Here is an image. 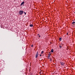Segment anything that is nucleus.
I'll use <instances>...</instances> for the list:
<instances>
[{"label": "nucleus", "mask_w": 75, "mask_h": 75, "mask_svg": "<svg viewBox=\"0 0 75 75\" xmlns=\"http://www.w3.org/2000/svg\"><path fill=\"white\" fill-rule=\"evenodd\" d=\"M24 13V11H21L20 10L19 12V15H22L23 14V13Z\"/></svg>", "instance_id": "f257e3e1"}, {"label": "nucleus", "mask_w": 75, "mask_h": 75, "mask_svg": "<svg viewBox=\"0 0 75 75\" xmlns=\"http://www.w3.org/2000/svg\"><path fill=\"white\" fill-rule=\"evenodd\" d=\"M38 52L36 54V55H35L36 58H37L38 57Z\"/></svg>", "instance_id": "f03ea898"}, {"label": "nucleus", "mask_w": 75, "mask_h": 75, "mask_svg": "<svg viewBox=\"0 0 75 75\" xmlns=\"http://www.w3.org/2000/svg\"><path fill=\"white\" fill-rule=\"evenodd\" d=\"M59 63L61 65H62V66H63V65H64V63H63V62H60Z\"/></svg>", "instance_id": "7ed1b4c3"}, {"label": "nucleus", "mask_w": 75, "mask_h": 75, "mask_svg": "<svg viewBox=\"0 0 75 75\" xmlns=\"http://www.w3.org/2000/svg\"><path fill=\"white\" fill-rule=\"evenodd\" d=\"M24 1H23L21 3V6H22V5H24Z\"/></svg>", "instance_id": "20e7f679"}, {"label": "nucleus", "mask_w": 75, "mask_h": 75, "mask_svg": "<svg viewBox=\"0 0 75 75\" xmlns=\"http://www.w3.org/2000/svg\"><path fill=\"white\" fill-rule=\"evenodd\" d=\"M48 55L49 56H48V59H50V56L51 55V53H50V54H49Z\"/></svg>", "instance_id": "39448f33"}, {"label": "nucleus", "mask_w": 75, "mask_h": 75, "mask_svg": "<svg viewBox=\"0 0 75 75\" xmlns=\"http://www.w3.org/2000/svg\"><path fill=\"white\" fill-rule=\"evenodd\" d=\"M30 27H33V24H30Z\"/></svg>", "instance_id": "423d86ee"}, {"label": "nucleus", "mask_w": 75, "mask_h": 75, "mask_svg": "<svg viewBox=\"0 0 75 75\" xmlns=\"http://www.w3.org/2000/svg\"><path fill=\"white\" fill-rule=\"evenodd\" d=\"M62 40V38H59V41H61Z\"/></svg>", "instance_id": "0eeeda50"}, {"label": "nucleus", "mask_w": 75, "mask_h": 75, "mask_svg": "<svg viewBox=\"0 0 75 75\" xmlns=\"http://www.w3.org/2000/svg\"><path fill=\"white\" fill-rule=\"evenodd\" d=\"M51 52H54V50L52 49V50H51Z\"/></svg>", "instance_id": "6e6552de"}, {"label": "nucleus", "mask_w": 75, "mask_h": 75, "mask_svg": "<svg viewBox=\"0 0 75 75\" xmlns=\"http://www.w3.org/2000/svg\"><path fill=\"white\" fill-rule=\"evenodd\" d=\"M75 22H73L72 23V24H75Z\"/></svg>", "instance_id": "1a4fd4ad"}, {"label": "nucleus", "mask_w": 75, "mask_h": 75, "mask_svg": "<svg viewBox=\"0 0 75 75\" xmlns=\"http://www.w3.org/2000/svg\"><path fill=\"white\" fill-rule=\"evenodd\" d=\"M59 47L60 48H62V46H61V45H59Z\"/></svg>", "instance_id": "9d476101"}, {"label": "nucleus", "mask_w": 75, "mask_h": 75, "mask_svg": "<svg viewBox=\"0 0 75 75\" xmlns=\"http://www.w3.org/2000/svg\"><path fill=\"white\" fill-rule=\"evenodd\" d=\"M43 53H44V51H42V52H41V54H43Z\"/></svg>", "instance_id": "9b49d317"}, {"label": "nucleus", "mask_w": 75, "mask_h": 75, "mask_svg": "<svg viewBox=\"0 0 75 75\" xmlns=\"http://www.w3.org/2000/svg\"><path fill=\"white\" fill-rule=\"evenodd\" d=\"M74 25H75V24H73L72 26H74Z\"/></svg>", "instance_id": "f8f14e48"}, {"label": "nucleus", "mask_w": 75, "mask_h": 75, "mask_svg": "<svg viewBox=\"0 0 75 75\" xmlns=\"http://www.w3.org/2000/svg\"><path fill=\"white\" fill-rule=\"evenodd\" d=\"M31 47H33V45H32L31 46Z\"/></svg>", "instance_id": "ddd939ff"}, {"label": "nucleus", "mask_w": 75, "mask_h": 75, "mask_svg": "<svg viewBox=\"0 0 75 75\" xmlns=\"http://www.w3.org/2000/svg\"><path fill=\"white\" fill-rule=\"evenodd\" d=\"M2 54H3V53L2 52V51L1 52V54L2 55Z\"/></svg>", "instance_id": "4468645a"}, {"label": "nucleus", "mask_w": 75, "mask_h": 75, "mask_svg": "<svg viewBox=\"0 0 75 75\" xmlns=\"http://www.w3.org/2000/svg\"><path fill=\"white\" fill-rule=\"evenodd\" d=\"M24 14H25H25H26V13L24 12Z\"/></svg>", "instance_id": "2eb2a0df"}, {"label": "nucleus", "mask_w": 75, "mask_h": 75, "mask_svg": "<svg viewBox=\"0 0 75 75\" xmlns=\"http://www.w3.org/2000/svg\"><path fill=\"white\" fill-rule=\"evenodd\" d=\"M52 61V60L50 59V61Z\"/></svg>", "instance_id": "dca6fc26"}, {"label": "nucleus", "mask_w": 75, "mask_h": 75, "mask_svg": "<svg viewBox=\"0 0 75 75\" xmlns=\"http://www.w3.org/2000/svg\"><path fill=\"white\" fill-rule=\"evenodd\" d=\"M39 37H41V36L39 35Z\"/></svg>", "instance_id": "f3484780"}, {"label": "nucleus", "mask_w": 75, "mask_h": 75, "mask_svg": "<svg viewBox=\"0 0 75 75\" xmlns=\"http://www.w3.org/2000/svg\"><path fill=\"white\" fill-rule=\"evenodd\" d=\"M67 35H68V33H67Z\"/></svg>", "instance_id": "a211bd4d"}, {"label": "nucleus", "mask_w": 75, "mask_h": 75, "mask_svg": "<svg viewBox=\"0 0 75 75\" xmlns=\"http://www.w3.org/2000/svg\"><path fill=\"white\" fill-rule=\"evenodd\" d=\"M40 35L39 34H38V35Z\"/></svg>", "instance_id": "6ab92c4d"}, {"label": "nucleus", "mask_w": 75, "mask_h": 75, "mask_svg": "<svg viewBox=\"0 0 75 75\" xmlns=\"http://www.w3.org/2000/svg\"><path fill=\"white\" fill-rule=\"evenodd\" d=\"M41 54H40V56H41Z\"/></svg>", "instance_id": "aec40b11"}]
</instances>
